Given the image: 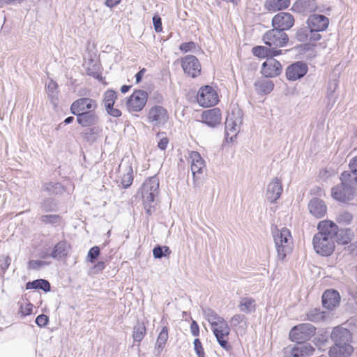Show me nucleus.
Returning a JSON list of instances; mask_svg holds the SVG:
<instances>
[{"instance_id": "nucleus-44", "label": "nucleus", "mask_w": 357, "mask_h": 357, "mask_svg": "<svg viewBox=\"0 0 357 357\" xmlns=\"http://www.w3.org/2000/svg\"><path fill=\"white\" fill-rule=\"evenodd\" d=\"M310 33V30L308 26L301 27L297 29L295 33V38L300 42H305L308 40Z\"/></svg>"}, {"instance_id": "nucleus-24", "label": "nucleus", "mask_w": 357, "mask_h": 357, "mask_svg": "<svg viewBox=\"0 0 357 357\" xmlns=\"http://www.w3.org/2000/svg\"><path fill=\"white\" fill-rule=\"evenodd\" d=\"M314 349L310 343H296L289 351L287 357H305L313 354Z\"/></svg>"}, {"instance_id": "nucleus-19", "label": "nucleus", "mask_w": 357, "mask_h": 357, "mask_svg": "<svg viewBox=\"0 0 357 357\" xmlns=\"http://www.w3.org/2000/svg\"><path fill=\"white\" fill-rule=\"evenodd\" d=\"M331 338L334 344L351 345L352 336L348 329L337 326L333 328Z\"/></svg>"}, {"instance_id": "nucleus-21", "label": "nucleus", "mask_w": 357, "mask_h": 357, "mask_svg": "<svg viewBox=\"0 0 357 357\" xmlns=\"http://www.w3.org/2000/svg\"><path fill=\"white\" fill-rule=\"evenodd\" d=\"M282 191V182L275 177L267 186L266 198L271 203H275L280 197Z\"/></svg>"}, {"instance_id": "nucleus-57", "label": "nucleus", "mask_w": 357, "mask_h": 357, "mask_svg": "<svg viewBox=\"0 0 357 357\" xmlns=\"http://www.w3.org/2000/svg\"><path fill=\"white\" fill-rule=\"evenodd\" d=\"M153 24L155 32L159 33L162 30V20L158 15H155L153 17Z\"/></svg>"}, {"instance_id": "nucleus-5", "label": "nucleus", "mask_w": 357, "mask_h": 357, "mask_svg": "<svg viewBox=\"0 0 357 357\" xmlns=\"http://www.w3.org/2000/svg\"><path fill=\"white\" fill-rule=\"evenodd\" d=\"M273 236L278 257L279 259L283 260L286 257L287 254L291 250V233L287 228L283 227L280 230L274 231Z\"/></svg>"}, {"instance_id": "nucleus-48", "label": "nucleus", "mask_w": 357, "mask_h": 357, "mask_svg": "<svg viewBox=\"0 0 357 357\" xmlns=\"http://www.w3.org/2000/svg\"><path fill=\"white\" fill-rule=\"evenodd\" d=\"M100 253V248L98 246L92 247L87 255V259L89 262L93 263L98 258Z\"/></svg>"}, {"instance_id": "nucleus-47", "label": "nucleus", "mask_w": 357, "mask_h": 357, "mask_svg": "<svg viewBox=\"0 0 357 357\" xmlns=\"http://www.w3.org/2000/svg\"><path fill=\"white\" fill-rule=\"evenodd\" d=\"M354 176H355L351 173V172H349L348 171L343 172L340 176V180L342 182L341 183L342 184L349 183L350 185H351L353 183H356L357 182H355L354 179Z\"/></svg>"}, {"instance_id": "nucleus-43", "label": "nucleus", "mask_w": 357, "mask_h": 357, "mask_svg": "<svg viewBox=\"0 0 357 357\" xmlns=\"http://www.w3.org/2000/svg\"><path fill=\"white\" fill-rule=\"evenodd\" d=\"M117 98L116 93L114 90H107L103 95V103L105 108L113 107Z\"/></svg>"}, {"instance_id": "nucleus-27", "label": "nucleus", "mask_w": 357, "mask_h": 357, "mask_svg": "<svg viewBox=\"0 0 357 357\" xmlns=\"http://www.w3.org/2000/svg\"><path fill=\"white\" fill-rule=\"evenodd\" d=\"M354 351L351 345L334 344L328 354L330 357H349Z\"/></svg>"}, {"instance_id": "nucleus-64", "label": "nucleus", "mask_w": 357, "mask_h": 357, "mask_svg": "<svg viewBox=\"0 0 357 357\" xmlns=\"http://www.w3.org/2000/svg\"><path fill=\"white\" fill-rule=\"evenodd\" d=\"M121 0H105V5L108 8H114L121 3Z\"/></svg>"}, {"instance_id": "nucleus-23", "label": "nucleus", "mask_w": 357, "mask_h": 357, "mask_svg": "<svg viewBox=\"0 0 357 357\" xmlns=\"http://www.w3.org/2000/svg\"><path fill=\"white\" fill-rule=\"evenodd\" d=\"M310 213L316 218H321L327 212V206L322 199L319 198L312 199L308 204Z\"/></svg>"}, {"instance_id": "nucleus-56", "label": "nucleus", "mask_w": 357, "mask_h": 357, "mask_svg": "<svg viewBox=\"0 0 357 357\" xmlns=\"http://www.w3.org/2000/svg\"><path fill=\"white\" fill-rule=\"evenodd\" d=\"M196 47V43L193 41L183 43L180 45L179 49L181 52H188Z\"/></svg>"}, {"instance_id": "nucleus-16", "label": "nucleus", "mask_w": 357, "mask_h": 357, "mask_svg": "<svg viewBox=\"0 0 357 357\" xmlns=\"http://www.w3.org/2000/svg\"><path fill=\"white\" fill-rule=\"evenodd\" d=\"M294 24V16L287 12H280L272 19V25L274 28L280 29L282 31L290 29Z\"/></svg>"}, {"instance_id": "nucleus-53", "label": "nucleus", "mask_w": 357, "mask_h": 357, "mask_svg": "<svg viewBox=\"0 0 357 357\" xmlns=\"http://www.w3.org/2000/svg\"><path fill=\"white\" fill-rule=\"evenodd\" d=\"M349 167L351 173L355 176L354 177V181L357 182V156L350 160Z\"/></svg>"}, {"instance_id": "nucleus-60", "label": "nucleus", "mask_w": 357, "mask_h": 357, "mask_svg": "<svg viewBox=\"0 0 357 357\" xmlns=\"http://www.w3.org/2000/svg\"><path fill=\"white\" fill-rule=\"evenodd\" d=\"M105 109L107 114L113 117H119L122 114L121 112L117 108H114V106L105 108Z\"/></svg>"}, {"instance_id": "nucleus-63", "label": "nucleus", "mask_w": 357, "mask_h": 357, "mask_svg": "<svg viewBox=\"0 0 357 357\" xmlns=\"http://www.w3.org/2000/svg\"><path fill=\"white\" fill-rule=\"evenodd\" d=\"M24 0H0V8L4 6L5 5H10V4H15V3H20Z\"/></svg>"}, {"instance_id": "nucleus-9", "label": "nucleus", "mask_w": 357, "mask_h": 357, "mask_svg": "<svg viewBox=\"0 0 357 357\" xmlns=\"http://www.w3.org/2000/svg\"><path fill=\"white\" fill-rule=\"evenodd\" d=\"M169 119L167 110L160 105H155L150 108L147 114V121L154 127L163 126Z\"/></svg>"}, {"instance_id": "nucleus-12", "label": "nucleus", "mask_w": 357, "mask_h": 357, "mask_svg": "<svg viewBox=\"0 0 357 357\" xmlns=\"http://www.w3.org/2000/svg\"><path fill=\"white\" fill-rule=\"evenodd\" d=\"M191 162V171L193 175V183L195 188L199 187V175L202 174L205 167V161L197 151H191L189 155Z\"/></svg>"}, {"instance_id": "nucleus-29", "label": "nucleus", "mask_w": 357, "mask_h": 357, "mask_svg": "<svg viewBox=\"0 0 357 357\" xmlns=\"http://www.w3.org/2000/svg\"><path fill=\"white\" fill-rule=\"evenodd\" d=\"M42 190L50 195H59L67 191V189L61 183L50 181L43 184Z\"/></svg>"}, {"instance_id": "nucleus-40", "label": "nucleus", "mask_w": 357, "mask_h": 357, "mask_svg": "<svg viewBox=\"0 0 357 357\" xmlns=\"http://www.w3.org/2000/svg\"><path fill=\"white\" fill-rule=\"evenodd\" d=\"M133 181V170L131 165L126 168V172L121 178V184L124 189L129 188Z\"/></svg>"}, {"instance_id": "nucleus-10", "label": "nucleus", "mask_w": 357, "mask_h": 357, "mask_svg": "<svg viewBox=\"0 0 357 357\" xmlns=\"http://www.w3.org/2000/svg\"><path fill=\"white\" fill-rule=\"evenodd\" d=\"M97 107L98 104L95 100L90 98H80L73 102L70 110L71 114L77 115L87 111H96Z\"/></svg>"}, {"instance_id": "nucleus-58", "label": "nucleus", "mask_w": 357, "mask_h": 357, "mask_svg": "<svg viewBox=\"0 0 357 357\" xmlns=\"http://www.w3.org/2000/svg\"><path fill=\"white\" fill-rule=\"evenodd\" d=\"M245 315H243L242 314H236L234 315L231 319V321H230L231 326H237L241 322L245 321Z\"/></svg>"}, {"instance_id": "nucleus-1", "label": "nucleus", "mask_w": 357, "mask_h": 357, "mask_svg": "<svg viewBox=\"0 0 357 357\" xmlns=\"http://www.w3.org/2000/svg\"><path fill=\"white\" fill-rule=\"evenodd\" d=\"M317 229L319 231L312 239L314 251L321 256H330L335 250L337 225L331 220H322L318 224Z\"/></svg>"}, {"instance_id": "nucleus-31", "label": "nucleus", "mask_w": 357, "mask_h": 357, "mask_svg": "<svg viewBox=\"0 0 357 357\" xmlns=\"http://www.w3.org/2000/svg\"><path fill=\"white\" fill-rule=\"evenodd\" d=\"M290 5L289 0H266L265 8L271 12H276L288 8Z\"/></svg>"}, {"instance_id": "nucleus-46", "label": "nucleus", "mask_w": 357, "mask_h": 357, "mask_svg": "<svg viewBox=\"0 0 357 357\" xmlns=\"http://www.w3.org/2000/svg\"><path fill=\"white\" fill-rule=\"evenodd\" d=\"M60 216L59 215H43L40 217V221L45 224L55 225L59 222Z\"/></svg>"}, {"instance_id": "nucleus-18", "label": "nucleus", "mask_w": 357, "mask_h": 357, "mask_svg": "<svg viewBox=\"0 0 357 357\" xmlns=\"http://www.w3.org/2000/svg\"><path fill=\"white\" fill-rule=\"evenodd\" d=\"M306 23L314 31H324L328 26L329 20L324 15L313 14L309 16Z\"/></svg>"}, {"instance_id": "nucleus-55", "label": "nucleus", "mask_w": 357, "mask_h": 357, "mask_svg": "<svg viewBox=\"0 0 357 357\" xmlns=\"http://www.w3.org/2000/svg\"><path fill=\"white\" fill-rule=\"evenodd\" d=\"M36 324L40 328L45 327L49 323V317L44 314H41L38 315L36 319Z\"/></svg>"}, {"instance_id": "nucleus-42", "label": "nucleus", "mask_w": 357, "mask_h": 357, "mask_svg": "<svg viewBox=\"0 0 357 357\" xmlns=\"http://www.w3.org/2000/svg\"><path fill=\"white\" fill-rule=\"evenodd\" d=\"M40 208L44 212H53L57 209V203L52 197L45 198L40 204Z\"/></svg>"}, {"instance_id": "nucleus-11", "label": "nucleus", "mask_w": 357, "mask_h": 357, "mask_svg": "<svg viewBox=\"0 0 357 357\" xmlns=\"http://www.w3.org/2000/svg\"><path fill=\"white\" fill-rule=\"evenodd\" d=\"M148 98L147 93L144 90H137L132 93L127 100L126 105L130 112H139L145 106Z\"/></svg>"}, {"instance_id": "nucleus-45", "label": "nucleus", "mask_w": 357, "mask_h": 357, "mask_svg": "<svg viewBox=\"0 0 357 357\" xmlns=\"http://www.w3.org/2000/svg\"><path fill=\"white\" fill-rule=\"evenodd\" d=\"M353 220V215L351 213L348 211H341L340 212L336 218V221L341 225H349Z\"/></svg>"}, {"instance_id": "nucleus-25", "label": "nucleus", "mask_w": 357, "mask_h": 357, "mask_svg": "<svg viewBox=\"0 0 357 357\" xmlns=\"http://www.w3.org/2000/svg\"><path fill=\"white\" fill-rule=\"evenodd\" d=\"M77 122L82 127H91L98 123L99 118L96 111H87L75 115Z\"/></svg>"}, {"instance_id": "nucleus-62", "label": "nucleus", "mask_w": 357, "mask_h": 357, "mask_svg": "<svg viewBox=\"0 0 357 357\" xmlns=\"http://www.w3.org/2000/svg\"><path fill=\"white\" fill-rule=\"evenodd\" d=\"M169 143V139L166 137H162L158 142V147L162 151H165Z\"/></svg>"}, {"instance_id": "nucleus-41", "label": "nucleus", "mask_w": 357, "mask_h": 357, "mask_svg": "<svg viewBox=\"0 0 357 357\" xmlns=\"http://www.w3.org/2000/svg\"><path fill=\"white\" fill-rule=\"evenodd\" d=\"M171 254V250L168 246L166 245H155L153 249V255L155 259H162L169 256Z\"/></svg>"}, {"instance_id": "nucleus-59", "label": "nucleus", "mask_w": 357, "mask_h": 357, "mask_svg": "<svg viewBox=\"0 0 357 357\" xmlns=\"http://www.w3.org/2000/svg\"><path fill=\"white\" fill-rule=\"evenodd\" d=\"M310 33L309 34V39H308V40L310 42H317V41H319V40H321V36L319 33L320 31H314L311 29H310Z\"/></svg>"}, {"instance_id": "nucleus-37", "label": "nucleus", "mask_w": 357, "mask_h": 357, "mask_svg": "<svg viewBox=\"0 0 357 357\" xmlns=\"http://www.w3.org/2000/svg\"><path fill=\"white\" fill-rule=\"evenodd\" d=\"M306 316L308 321L317 323L324 321L326 318L327 313L321 311L319 308H314L310 310Z\"/></svg>"}, {"instance_id": "nucleus-50", "label": "nucleus", "mask_w": 357, "mask_h": 357, "mask_svg": "<svg viewBox=\"0 0 357 357\" xmlns=\"http://www.w3.org/2000/svg\"><path fill=\"white\" fill-rule=\"evenodd\" d=\"M58 84L56 82L50 80L47 85V91L50 97L53 99L57 93Z\"/></svg>"}, {"instance_id": "nucleus-26", "label": "nucleus", "mask_w": 357, "mask_h": 357, "mask_svg": "<svg viewBox=\"0 0 357 357\" xmlns=\"http://www.w3.org/2000/svg\"><path fill=\"white\" fill-rule=\"evenodd\" d=\"M70 248V245L66 241H61L54 246L49 256L54 259L60 260L67 257Z\"/></svg>"}, {"instance_id": "nucleus-61", "label": "nucleus", "mask_w": 357, "mask_h": 357, "mask_svg": "<svg viewBox=\"0 0 357 357\" xmlns=\"http://www.w3.org/2000/svg\"><path fill=\"white\" fill-rule=\"evenodd\" d=\"M190 331L193 336L197 337L199 335V327L196 321H192L190 324Z\"/></svg>"}, {"instance_id": "nucleus-49", "label": "nucleus", "mask_w": 357, "mask_h": 357, "mask_svg": "<svg viewBox=\"0 0 357 357\" xmlns=\"http://www.w3.org/2000/svg\"><path fill=\"white\" fill-rule=\"evenodd\" d=\"M50 262L43 260H30L28 263V266L31 269L38 270L43 266H48Z\"/></svg>"}, {"instance_id": "nucleus-28", "label": "nucleus", "mask_w": 357, "mask_h": 357, "mask_svg": "<svg viewBox=\"0 0 357 357\" xmlns=\"http://www.w3.org/2000/svg\"><path fill=\"white\" fill-rule=\"evenodd\" d=\"M281 50L270 49L264 46H255L252 48V54L259 58H270L281 54Z\"/></svg>"}, {"instance_id": "nucleus-3", "label": "nucleus", "mask_w": 357, "mask_h": 357, "mask_svg": "<svg viewBox=\"0 0 357 357\" xmlns=\"http://www.w3.org/2000/svg\"><path fill=\"white\" fill-rule=\"evenodd\" d=\"M140 190L146 213L151 215L154 211L152 204L159 193V178L156 176L149 178L144 182Z\"/></svg>"}, {"instance_id": "nucleus-39", "label": "nucleus", "mask_w": 357, "mask_h": 357, "mask_svg": "<svg viewBox=\"0 0 357 357\" xmlns=\"http://www.w3.org/2000/svg\"><path fill=\"white\" fill-rule=\"evenodd\" d=\"M296 6L303 13H311L317 10V5L314 0H298Z\"/></svg>"}, {"instance_id": "nucleus-4", "label": "nucleus", "mask_w": 357, "mask_h": 357, "mask_svg": "<svg viewBox=\"0 0 357 357\" xmlns=\"http://www.w3.org/2000/svg\"><path fill=\"white\" fill-rule=\"evenodd\" d=\"M243 111L238 107L234 106L228 112L225 121V140L227 142H232L236 138L240 130V126L243 123Z\"/></svg>"}, {"instance_id": "nucleus-8", "label": "nucleus", "mask_w": 357, "mask_h": 357, "mask_svg": "<svg viewBox=\"0 0 357 357\" xmlns=\"http://www.w3.org/2000/svg\"><path fill=\"white\" fill-rule=\"evenodd\" d=\"M197 100L202 107H210L218 103V94L211 86L206 85L199 89Z\"/></svg>"}, {"instance_id": "nucleus-36", "label": "nucleus", "mask_w": 357, "mask_h": 357, "mask_svg": "<svg viewBox=\"0 0 357 357\" xmlns=\"http://www.w3.org/2000/svg\"><path fill=\"white\" fill-rule=\"evenodd\" d=\"M337 231L335 236V241L338 244L347 245L351 241L350 229H339L337 225Z\"/></svg>"}, {"instance_id": "nucleus-30", "label": "nucleus", "mask_w": 357, "mask_h": 357, "mask_svg": "<svg viewBox=\"0 0 357 357\" xmlns=\"http://www.w3.org/2000/svg\"><path fill=\"white\" fill-rule=\"evenodd\" d=\"M338 87V81L337 79H333L329 82L328 88H327V107L331 109L334 104L335 103L337 95L335 91Z\"/></svg>"}, {"instance_id": "nucleus-6", "label": "nucleus", "mask_w": 357, "mask_h": 357, "mask_svg": "<svg viewBox=\"0 0 357 357\" xmlns=\"http://www.w3.org/2000/svg\"><path fill=\"white\" fill-rule=\"evenodd\" d=\"M316 328L311 324H301L293 327L289 332V338L296 343H307L315 334Z\"/></svg>"}, {"instance_id": "nucleus-34", "label": "nucleus", "mask_w": 357, "mask_h": 357, "mask_svg": "<svg viewBox=\"0 0 357 357\" xmlns=\"http://www.w3.org/2000/svg\"><path fill=\"white\" fill-rule=\"evenodd\" d=\"M168 340V328L164 326L160 332L155 345V351L157 355H160L163 350Z\"/></svg>"}, {"instance_id": "nucleus-32", "label": "nucleus", "mask_w": 357, "mask_h": 357, "mask_svg": "<svg viewBox=\"0 0 357 357\" xmlns=\"http://www.w3.org/2000/svg\"><path fill=\"white\" fill-rule=\"evenodd\" d=\"M241 312L245 314H250L256 310L255 300L250 297H243L238 304Z\"/></svg>"}, {"instance_id": "nucleus-20", "label": "nucleus", "mask_w": 357, "mask_h": 357, "mask_svg": "<svg viewBox=\"0 0 357 357\" xmlns=\"http://www.w3.org/2000/svg\"><path fill=\"white\" fill-rule=\"evenodd\" d=\"M321 298L323 306L329 310H332L339 305L341 298L337 290L331 289L326 290Z\"/></svg>"}, {"instance_id": "nucleus-17", "label": "nucleus", "mask_w": 357, "mask_h": 357, "mask_svg": "<svg viewBox=\"0 0 357 357\" xmlns=\"http://www.w3.org/2000/svg\"><path fill=\"white\" fill-rule=\"evenodd\" d=\"M282 72V65L273 57L267 58L263 63L261 74L266 77H274Z\"/></svg>"}, {"instance_id": "nucleus-35", "label": "nucleus", "mask_w": 357, "mask_h": 357, "mask_svg": "<svg viewBox=\"0 0 357 357\" xmlns=\"http://www.w3.org/2000/svg\"><path fill=\"white\" fill-rule=\"evenodd\" d=\"M255 86L258 93L268 94L273 91L274 84L271 80L262 79L255 82Z\"/></svg>"}, {"instance_id": "nucleus-33", "label": "nucleus", "mask_w": 357, "mask_h": 357, "mask_svg": "<svg viewBox=\"0 0 357 357\" xmlns=\"http://www.w3.org/2000/svg\"><path fill=\"white\" fill-rule=\"evenodd\" d=\"M26 289H42L45 292H49L51 290V285L49 281L45 279H37L26 284Z\"/></svg>"}, {"instance_id": "nucleus-14", "label": "nucleus", "mask_w": 357, "mask_h": 357, "mask_svg": "<svg viewBox=\"0 0 357 357\" xmlns=\"http://www.w3.org/2000/svg\"><path fill=\"white\" fill-rule=\"evenodd\" d=\"M332 197L339 202H347L353 199L355 189L349 183L340 184L331 190Z\"/></svg>"}, {"instance_id": "nucleus-51", "label": "nucleus", "mask_w": 357, "mask_h": 357, "mask_svg": "<svg viewBox=\"0 0 357 357\" xmlns=\"http://www.w3.org/2000/svg\"><path fill=\"white\" fill-rule=\"evenodd\" d=\"M86 73L88 75L98 80L102 79V76L98 71V66L96 64H93L92 66L88 67L86 69Z\"/></svg>"}, {"instance_id": "nucleus-22", "label": "nucleus", "mask_w": 357, "mask_h": 357, "mask_svg": "<svg viewBox=\"0 0 357 357\" xmlns=\"http://www.w3.org/2000/svg\"><path fill=\"white\" fill-rule=\"evenodd\" d=\"M202 121L207 126L214 128L221 122V111L218 108H213L204 111L202 114Z\"/></svg>"}, {"instance_id": "nucleus-54", "label": "nucleus", "mask_w": 357, "mask_h": 357, "mask_svg": "<svg viewBox=\"0 0 357 357\" xmlns=\"http://www.w3.org/2000/svg\"><path fill=\"white\" fill-rule=\"evenodd\" d=\"M11 263V258L9 256L0 258V268L3 273H5Z\"/></svg>"}, {"instance_id": "nucleus-52", "label": "nucleus", "mask_w": 357, "mask_h": 357, "mask_svg": "<svg viewBox=\"0 0 357 357\" xmlns=\"http://www.w3.org/2000/svg\"><path fill=\"white\" fill-rule=\"evenodd\" d=\"M193 344L197 356L198 357H205V353L200 340L199 338L195 339Z\"/></svg>"}, {"instance_id": "nucleus-13", "label": "nucleus", "mask_w": 357, "mask_h": 357, "mask_svg": "<svg viewBox=\"0 0 357 357\" xmlns=\"http://www.w3.org/2000/svg\"><path fill=\"white\" fill-rule=\"evenodd\" d=\"M181 66L185 73L195 78L201 73V65L198 59L194 55H187L181 60Z\"/></svg>"}, {"instance_id": "nucleus-15", "label": "nucleus", "mask_w": 357, "mask_h": 357, "mask_svg": "<svg viewBox=\"0 0 357 357\" xmlns=\"http://www.w3.org/2000/svg\"><path fill=\"white\" fill-rule=\"evenodd\" d=\"M308 71L307 65L303 61H296L286 69V77L289 81H296L303 77Z\"/></svg>"}, {"instance_id": "nucleus-2", "label": "nucleus", "mask_w": 357, "mask_h": 357, "mask_svg": "<svg viewBox=\"0 0 357 357\" xmlns=\"http://www.w3.org/2000/svg\"><path fill=\"white\" fill-rule=\"evenodd\" d=\"M204 318L213 327V333L218 344L227 351L231 350V345L228 341L230 328L225 319L219 316L213 309L202 307Z\"/></svg>"}, {"instance_id": "nucleus-7", "label": "nucleus", "mask_w": 357, "mask_h": 357, "mask_svg": "<svg viewBox=\"0 0 357 357\" xmlns=\"http://www.w3.org/2000/svg\"><path fill=\"white\" fill-rule=\"evenodd\" d=\"M263 40L269 47H281L287 44L289 36L282 29L273 27L264 33Z\"/></svg>"}, {"instance_id": "nucleus-38", "label": "nucleus", "mask_w": 357, "mask_h": 357, "mask_svg": "<svg viewBox=\"0 0 357 357\" xmlns=\"http://www.w3.org/2000/svg\"><path fill=\"white\" fill-rule=\"evenodd\" d=\"M146 333V328L143 322L137 321L133 328L132 338L134 342H140Z\"/></svg>"}]
</instances>
